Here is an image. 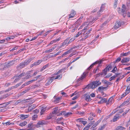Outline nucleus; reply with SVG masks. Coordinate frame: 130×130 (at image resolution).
<instances>
[{"mask_svg":"<svg viewBox=\"0 0 130 130\" xmlns=\"http://www.w3.org/2000/svg\"><path fill=\"white\" fill-rule=\"evenodd\" d=\"M70 53V50H68V51H67V52H65L64 53V55H66L68 54H69Z\"/></svg>","mask_w":130,"mask_h":130,"instance_id":"nucleus-52","label":"nucleus"},{"mask_svg":"<svg viewBox=\"0 0 130 130\" xmlns=\"http://www.w3.org/2000/svg\"><path fill=\"white\" fill-rule=\"evenodd\" d=\"M9 96V95L8 93H6L5 95L3 96V98H5L8 97Z\"/></svg>","mask_w":130,"mask_h":130,"instance_id":"nucleus-45","label":"nucleus"},{"mask_svg":"<svg viewBox=\"0 0 130 130\" xmlns=\"http://www.w3.org/2000/svg\"><path fill=\"white\" fill-rule=\"evenodd\" d=\"M72 114V113L71 112H68L66 113V115H65V117L66 118L67 117Z\"/></svg>","mask_w":130,"mask_h":130,"instance_id":"nucleus-38","label":"nucleus"},{"mask_svg":"<svg viewBox=\"0 0 130 130\" xmlns=\"http://www.w3.org/2000/svg\"><path fill=\"white\" fill-rule=\"evenodd\" d=\"M22 82H21V83L18 84H17V85H15V86H13V87H14V88H17L18 87V86H19L20 85L22 84Z\"/></svg>","mask_w":130,"mask_h":130,"instance_id":"nucleus-40","label":"nucleus"},{"mask_svg":"<svg viewBox=\"0 0 130 130\" xmlns=\"http://www.w3.org/2000/svg\"><path fill=\"white\" fill-rule=\"evenodd\" d=\"M1 68H0V70H4L5 68H4V65L2 64L1 66Z\"/></svg>","mask_w":130,"mask_h":130,"instance_id":"nucleus-34","label":"nucleus"},{"mask_svg":"<svg viewBox=\"0 0 130 130\" xmlns=\"http://www.w3.org/2000/svg\"><path fill=\"white\" fill-rule=\"evenodd\" d=\"M39 112V109H35V110H34L33 111V112L35 113H37Z\"/></svg>","mask_w":130,"mask_h":130,"instance_id":"nucleus-47","label":"nucleus"},{"mask_svg":"<svg viewBox=\"0 0 130 130\" xmlns=\"http://www.w3.org/2000/svg\"><path fill=\"white\" fill-rule=\"evenodd\" d=\"M29 116V115H21V116L20 117V118L22 120H24L25 119L27 118Z\"/></svg>","mask_w":130,"mask_h":130,"instance_id":"nucleus-18","label":"nucleus"},{"mask_svg":"<svg viewBox=\"0 0 130 130\" xmlns=\"http://www.w3.org/2000/svg\"><path fill=\"white\" fill-rule=\"evenodd\" d=\"M98 75L99 76L101 75L102 77H103L106 75V68H105L103 71L100 73L98 74Z\"/></svg>","mask_w":130,"mask_h":130,"instance_id":"nucleus-15","label":"nucleus"},{"mask_svg":"<svg viewBox=\"0 0 130 130\" xmlns=\"http://www.w3.org/2000/svg\"><path fill=\"white\" fill-rule=\"evenodd\" d=\"M42 60H38L37 61L34 62V64L35 66L39 65L42 62Z\"/></svg>","mask_w":130,"mask_h":130,"instance_id":"nucleus-26","label":"nucleus"},{"mask_svg":"<svg viewBox=\"0 0 130 130\" xmlns=\"http://www.w3.org/2000/svg\"><path fill=\"white\" fill-rule=\"evenodd\" d=\"M81 34V32H78L77 34H76L75 36L76 37H78L79 35H80Z\"/></svg>","mask_w":130,"mask_h":130,"instance_id":"nucleus-50","label":"nucleus"},{"mask_svg":"<svg viewBox=\"0 0 130 130\" xmlns=\"http://www.w3.org/2000/svg\"><path fill=\"white\" fill-rule=\"evenodd\" d=\"M38 73V72L36 71L32 75V76H36Z\"/></svg>","mask_w":130,"mask_h":130,"instance_id":"nucleus-60","label":"nucleus"},{"mask_svg":"<svg viewBox=\"0 0 130 130\" xmlns=\"http://www.w3.org/2000/svg\"><path fill=\"white\" fill-rule=\"evenodd\" d=\"M27 123V122L24 121V122L20 123L19 125L21 126H23L26 125Z\"/></svg>","mask_w":130,"mask_h":130,"instance_id":"nucleus-31","label":"nucleus"},{"mask_svg":"<svg viewBox=\"0 0 130 130\" xmlns=\"http://www.w3.org/2000/svg\"><path fill=\"white\" fill-rule=\"evenodd\" d=\"M41 76V75H39L37 76L36 77H35V78H36V79H35V80H37Z\"/></svg>","mask_w":130,"mask_h":130,"instance_id":"nucleus-56","label":"nucleus"},{"mask_svg":"<svg viewBox=\"0 0 130 130\" xmlns=\"http://www.w3.org/2000/svg\"><path fill=\"white\" fill-rule=\"evenodd\" d=\"M32 71H30L29 72H26V74L27 75H31V73L32 72Z\"/></svg>","mask_w":130,"mask_h":130,"instance_id":"nucleus-59","label":"nucleus"},{"mask_svg":"<svg viewBox=\"0 0 130 130\" xmlns=\"http://www.w3.org/2000/svg\"><path fill=\"white\" fill-rule=\"evenodd\" d=\"M66 111H62L60 113V115H64L65 116V115H66Z\"/></svg>","mask_w":130,"mask_h":130,"instance_id":"nucleus-44","label":"nucleus"},{"mask_svg":"<svg viewBox=\"0 0 130 130\" xmlns=\"http://www.w3.org/2000/svg\"><path fill=\"white\" fill-rule=\"evenodd\" d=\"M33 125L32 123L29 124L28 126V127L29 128H31L33 126Z\"/></svg>","mask_w":130,"mask_h":130,"instance_id":"nucleus-46","label":"nucleus"},{"mask_svg":"<svg viewBox=\"0 0 130 130\" xmlns=\"http://www.w3.org/2000/svg\"><path fill=\"white\" fill-rule=\"evenodd\" d=\"M13 61H14L13 60H12L9 61L8 63L4 65V67L7 68L9 67L10 66H11L13 64Z\"/></svg>","mask_w":130,"mask_h":130,"instance_id":"nucleus-8","label":"nucleus"},{"mask_svg":"<svg viewBox=\"0 0 130 130\" xmlns=\"http://www.w3.org/2000/svg\"><path fill=\"white\" fill-rule=\"evenodd\" d=\"M68 39H66L64 41V42L62 43V44L59 47V48H58V49L61 48L62 47L65 45L68 44H69L68 42Z\"/></svg>","mask_w":130,"mask_h":130,"instance_id":"nucleus-7","label":"nucleus"},{"mask_svg":"<svg viewBox=\"0 0 130 130\" xmlns=\"http://www.w3.org/2000/svg\"><path fill=\"white\" fill-rule=\"evenodd\" d=\"M121 13L124 17H125L126 15L128 17H130V13L127 11L126 9L125 6L124 5H122Z\"/></svg>","mask_w":130,"mask_h":130,"instance_id":"nucleus-1","label":"nucleus"},{"mask_svg":"<svg viewBox=\"0 0 130 130\" xmlns=\"http://www.w3.org/2000/svg\"><path fill=\"white\" fill-rule=\"evenodd\" d=\"M38 36L37 35L36 36L34 37L32 39H31L30 41H31L36 39L37 38Z\"/></svg>","mask_w":130,"mask_h":130,"instance_id":"nucleus-49","label":"nucleus"},{"mask_svg":"<svg viewBox=\"0 0 130 130\" xmlns=\"http://www.w3.org/2000/svg\"><path fill=\"white\" fill-rule=\"evenodd\" d=\"M125 129V128L122 126H117L116 128V130H123Z\"/></svg>","mask_w":130,"mask_h":130,"instance_id":"nucleus-22","label":"nucleus"},{"mask_svg":"<svg viewBox=\"0 0 130 130\" xmlns=\"http://www.w3.org/2000/svg\"><path fill=\"white\" fill-rule=\"evenodd\" d=\"M53 31V30H50L47 31L45 33V34L44 35L45 36H46L49 33Z\"/></svg>","mask_w":130,"mask_h":130,"instance_id":"nucleus-37","label":"nucleus"},{"mask_svg":"<svg viewBox=\"0 0 130 130\" xmlns=\"http://www.w3.org/2000/svg\"><path fill=\"white\" fill-rule=\"evenodd\" d=\"M37 117V115H34L32 116V119L33 120H35Z\"/></svg>","mask_w":130,"mask_h":130,"instance_id":"nucleus-41","label":"nucleus"},{"mask_svg":"<svg viewBox=\"0 0 130 130\" xmlns=\"http://www.w3.org/2000/svg\"><path fill=\"white\" fill-rule=\"evenodd\" d=\"M53 79L54 78H53V77H52L50 79H49L45 84L46 86L49 85L53 82Z\"/></svg>","mask_w":130,"mask_h":130,"instance_id":"nucleus-12","label":"nucleus"},{"mask_svg":"<svg viewBox=\"0 0 130 130\" xmlns=\"http://www.w3.org/2000/svg\"><path fill=\"white\" fill-rule=\"evenodd\" d=\"M127 94H127L126 93V92H125V93H124L121 95V99H122V98L124 97Z\"/></svg>","mask_w":130,"mask_h":130,"instance_id":"nucleus-53","label":"nucleus"},{"mask_svg":"<svg viewBox=\"0 0 130 130\" xmlns=\"http://www.w3.org/2000/svg\"><path fill=\"white\" fill-rule=\"evenodd\" d=\"M58 107L56 108L53 109V111L52 112L53 114L56 113L57 112Z\"/></svg>","mask_w":130,"mask_h":130,"instance_id":"nucleus-29","label":"nucleus"},{"mask_svg":"<svg viewBox=\"0 0 130 130\" xmlns=\"http://www.w3.org/2000/svg\"><path fill=\"white\" fill-rule=\"evenodd\" d=\"M120 117L119 116H115L113 119V122H115L119 119Z\"/></svg>","mask_w":130,"mask_h":130,"instance_id":"nucleus-28","label":"nucleus"},{"mask_svg":"<svg viewBox=\"0 0 130 130\" xmlns=\"http://www.w3.org/2000/svg\"><path fill=\"white\" fill-rule=\"evenodd\" d=\"M17 49V47H14L12 49H11L10 50V52H12L13 51L16 50Z\"/></svg>","mask_w":130,"mask_h":130,"instance_id":"nucleus-51","label":"nucleus"},{"mask_svg":"<svg viewBox=\"0 0 130 130\" xmlns=\"http://www.w3.org/2000/svg\"><path fill=\"white\" fill-rule=\"evenodd\" d=\"M84 96L85 100L86 101L90 102L91 100V98L88 93H86L84 94Z\"/></svg>","mask_w":130,"mask_h":130,"instance_id":"nucleus-3","label":"nucleus"},{"mask_svg":"<svg viewBox=\"0 0 130 130\" xmlns=\"http://www.w3.org/2000/svg\"><path fill=\"white\" fill-rule=\"evenodd\" d=\"M129 61V59L128 58H124L121 61L122 63L127 62Z\"/></svg>","mask_w":130,"mask_h":130,"instance_id":"nucleus-16","label":"nucleus"},{"mask_svg":"<svg viewBox=\"0 0 130 130\" xmlns=\"http://www.w3.org/2000/svg\"><path fill=\"white\" fill-rule=\"evenodd\" d=\"M62 77V75L61 74L55 77H53V78H54V79H60Z\"/></svg>","mask_w":130,"mask_h":130,"instance_id":"nucleus-24","label":"nucleus"},{"mask_svg":"<svg viewBox=\"0 0 130 130\" xmlns=\"http://www.w3.org/2000/svg\"><path fill=\"white\" fill-rule=\"evenodd\" d=\"M32 76L31 75H27L26 76L25 78L26 79H28Z\"/></svg>","mask_w":130,"mask_h":130,"instance_id":"nucleus-43","label":"nucleus"},{"mask_svg":"<svg viewBox=\"0 0 130 130\" xmlns=\"http://www.w3.org/2000/svg\"><path fill=\"white\" fill-rule=\"evenodd\" d=\"M92 125V124L90 123H89V124H88V125L86 126H87V127L88 128V129H89V128Z\"/></svg>","mask_w":130,"mask_h":130,"instance_id":"nucleus-55","label":"nucleus"},{"mask_svg":"<svg viewBox=\"0 0 130 130\" xmlns=\"http://www.w3.org/2000/svg\"><path fill=\"white\" fill-rule=\"evenodd\" d=\"M121 56H126L128 55V54L127 53H123V54L122 53V54H121Z\"/></svg>","mask_w":130,"mask_h":130,"instance_id":"nucleus-54","label":"nucleus"},{"mask_svg":"<svg viewBox=\"0 0 130 130\" xmlns=\"http://www.w3.org/2000/svg\"><path fill=\"white\" fill-rule=\"evenodd\" d=\"M121 60V58L120 57L118 58L115 60V63L118 62L120 61Z\"/></svg>","mask_w":130,"mask_h":130,"instance_id":"nucleus-42","label":"nucleus"},{"mask_svg":"<svg viewBox=\"0 0 130 130\" xmlns=\"http://www.w3.org/2000/svg\"><path fill=\"white\" fill-rule=\"evenodd\" d=\"M36 105H32L29 107L28 109V110L30 111H32V109H34Z\"/></svg>","mask_w":130,"mask_h":130,"instance_id":"nucleus-19","label":"nucleus"},{"mask_svg":"<svg viewBox=\"0 0 130 130\" xmlns=\"http://www.w3.org/2000/svg\"><path fill=\"white\" fill-rule=\"evenodd\" d=\"M76 14L75 11L73 10H72L71 13L69 15V19L72 18Z\"/></svg>","mask_w":130,"mask_h":130,"instance_id":"nucleus-6","label":"nucleus"},{"mask_svg":"<svg viewBox=\"0 0 130 130\" xmlns=\"http://www.w3.org/2000/svg\"><path fill=\"white\" fill-rule=\"evenodd\" d=\"M101 120H98L96 123H95L94 124L96 126L98 125V124L100 122Z\"/></svg>","mask_w":130,"mask_h":130,"instance_id":"nucleus-58","label":"nucleus"},{"mask_svg":"<svg viewBox=\"0 0 130 130\" xmlns=\"http://www.w3.org/2000/svg\"><path fill=\"white\" fill-rule=\"evenodd\" d=\"M87 74V73H84L77 80V81L79 82L80 80H82L84 78H85L86 77Z\"/></svg>","mask_w":130,"mask_h":130,"instance_id":"nucleus-11","label":"nucleus"},{"mask_svg":"<svg viewBox=\"0 0 130 130\" xmlns=\"http://www.w3.org/2000/svg\"><path fill=\"white\" fill-rule=\"evenodd\" d=\"M85 32L84 33V38L82 39V40H85L88 37L90 36V35L88 34V32L86 33V32L84 31Z\"/></svg>","mask_w":130,"mask_h":130,"instance_id":"nucleus-17","label":"nucleus"},{"mask_svg":"<svg viewBox=\"0 0 130 130\" xmlns=\"http://www.w3.org/2000/svg\"><path fill=\"white\" fill-rule=\"evenodd\" d=\"M22 102V100H18V101H17V102H16V103L17 104H19Z\"/></svg>","mask_w":130,"mask_h":130,"instance_id":"nucleus-62","label":"nucleus"},{"mask_svg":"<svg viewBox=\"0 0 130 130\" xmlns=\"http://www.w3.org/2000/svg\"><path fill=\"white\" fill-rule=\"evenodd\" d=\"M25 73L24 72H23L22 73L20 74L18 76L17 75L16 77H18L19 78H20L22 76H25Z\"/></svg>","mask_w":130,"mask_h":130,"instance_id":"nucleus-32","label":"nucleus"},{"mask_svg":"<svg viewBox=\"0 0 130 130\" xmlns=\"http://www.w3.org/2000/svg\"><path fill=\"white\" fill-rule=\"evenodd\" d=\"M112 68V66L111 64L108 65L107 67H106V72L110 70H111Z\"/></svg>","mask_w":130,"mask_h":130,"instance_id":"nucleus-21","label":"nucleus"},{"mask_svg":"<svg viewBox=\"0 0 130 130\" xmlns=\"http://www.w3.org/2000/svg\"><path fill=\"white\" fill-rule=\"evenodd\" d=\"M46 122L44 121H39L37 124V126L38 127H40V125L42 126L43 125L46 124Z\"/></svg>","mask_w":130,"mask_h":130,"instance_id":"nucleus-5","label":"nucleus"},{"mask_svg":"<svg viewBox=\"0 0 130 130\" xmlns=\"http://www.w3.org/2000/svg\"><path fill=\"white\" fill-rule=\"evenodd\" d=\"M106 89V87H103V86L99 87L98 88V90L100 91H102Z\"/></svg>","mask_w":130,"mask_h":130,"instance_id":"nucleus-27","label":"nucleus"},{"mask_svg":"<svg viewBox=\"0 0 130 130\" xmlns=\"http://www.w3.org/2000/svg\"><path fill=\"white\" fill-rule=\"evenodd\" d=\"M57 130H63L62 129V128L60 126H57L56 128Z\"/></svg>","mask_w":130,"mask_h":130,"instance_id":"nucleus-48","label":"nucleus"},{"mask_svg":"<svg viewBox=\"0 0 130 130\" xmlns=\"http://www.w3.org/2000/svg\"><path fill=\"white\" fill-rule=\"evenodd\" d=\"M104 102L106 103V99L105 98L102 99L100 101L98 102L99 104L103 103Z\"/></svg>","mask_w":130,"mask_h":130,"instance_id":"nucleus-30","label":"nucleus"},{"mask_svg":"<svg viewBox=\"0 0 130 130\" xmlns=\"http://www.w3.org/2000/svg\"><path fill=\"white\" fill-rule=\"evenodd\" d=\"M30 90V88H28L26 89H25L24 91L26 93V92Z\"/></svg>","mask_w":130,"mask_h":130,"instance_id":"nucleus-57","label":"nucleus"},{"mask_svg":"<svg viewBox=\"0 0 130 130\" xmlns=\"http://www.w3.org/2000/svg\"><path fill=\"white\" fill-rule=\"evenodd\" d=\"M130 91V84L127 87L126 89V90L125 92L127 94H128Z\"/></svg>","mask_w":130,"mask_h":130,"instance_id":"nucleus-25","label":"nucleus"},{"mask_svg":"<svg viewBox=\"0 0 130 130\" xmlns=\"http://www.w3.org/2000/svg\"><path fill=\"white\" fill-rule=\"evenodd\" d=\"M5 41V40L4 39H3L0 41V43H3Z\"/></svg>","mask_w":130,"mask_h":130,"instance_id":"nucleus-63","label":"nucleus"},{"mask_svg":"<svg viewBox=\"0 0 130 130\" xmlns=\"http://www.w3.org/2000/svg\"><path fill=\"white\" fill-rule=\"evenodd\" d=\"M90 95L92 97H94L95 96V95L94 93H92L90 94Z\"/></svg>","mask_w":130,"mask_h":130,"instance_id":"nucleus-64","label":"nucleus"},{"mask_svg":"<svg viewBox=\"0 0 130 130\" xmlns=\"http://www.w3.org/2000/svg\"><path fill=\"white\" fill-rule=\"evenodd\" d=\"M115 2L114 3V6L115 8L117 6V5L118 3V0H115Z\"/></svg>","mask_w":130,"mask_h":130,"instance_id":"nucleus-35","label":"nucleus"},{"mask_svg":"<svg viewBox=\"0 0 130 130\" xmlns=\"http://www.w3.org/2000/svg\"><path fill=\"white\" fill-rule=\"evenodd\" d=\"M32 60V59L31 58H29L27 60L25 61L24 62H23L24 63L25 66H26L29 64Z\"/></svg>","mask_w":130,"mask_h":130,"instance_id":"nucleus-13","label":"nucleus"},{"mask_svg":"<svg viewBox=\"0 0 130 130\" xmlns=\"http://www.w3.org/2000/svg\"><path fill=\"white\" fill-rule=\"evenodd\" d=\"M25 65L23 62L21 63L18 66V67H20L21 68H24Z\"/></svg>","mask_w":130,"mask_h":130,"instance_id":"nucleus-23","label":"nucleus"},{"mask_svg":"<svg viewBox=\"0 0 130 130\" xmlns=\"http://www.w3.org/2000/svg\"><path fill=\"white\" fill-rule=\"evenodd\" d=\"M105 9V7L103 6V5H102L101 6V7L100 9V10H99V11L100 12H101V11H102L104 10Z\"/></svg>","mask_w":130,"mask_h":130,"instance_id":"nucleus-33","label":"nucleus"},{"mask_svg":"<svg viewBox=\"0 0 130 130\" xmlns=\"http://www.w3.org/2000/svg\"><path fill=\"white\" fill-rule=\"evenodd\" d=\"M113 96L110 98L108 100V101L107 102L106 101V105L107 106L108 105H111V104L112 103V100L113 99Z\"/></svg>","mask_w":130,"mask_h":130,"instance_id":"nucleus-10","label":"nucleus"},{"mask_svg":"<svg viewBox=\"0 0 130 130\" xmlns=\"http://www.w3.org/2000/svg\"><path fill=\"white\" fill-rule=\"evenodd\" d=\"M49 65V64H47L45 65L41 69V70L42 71L44 70Z\"/></svg>","mask_w":130,"mask_h":130,"instance_id":"nucleus-36","label":"nucleus"},{"mask_svg":"<svg viewBox=\"0 0 130 130\" xmlns=\"http://www.w3.org/2000/svg\"><path fill=\"white\" fill-rule=\"evenodd\" d=\"M52 51V50L51 49L49 50H46L45 51V53H50V52H51Z\"/></svg>","mask_w":130,"mask_h":130,"instance_id":"nucleus-61","label":"nucleus"},{"mask_svg":"<svg viewBox=\"0 0 130 130\" xmlns=\"http://www.w3.org/2000/svg\"><path fill=\"white\" fill-rule=\"evenodd\" d=\"M41 110L40 114V115H42L45 112V111L46 110V108H45L42 107Z\"/></svg>","mask_w":130,"mask_h":130,"instance_id":"nucleus-20","label":"nucleus"},{"mask_svg":"<svg viewBox=\"0 0 130 130\" xmlns=\"http://www.w3.org/2000/svg\"><path fill=\"white\" fill-rule=\"evenodd\" d=\"M117 69L116 67V66L113 68V69L111 71V72L115 73V72L117 71Z\"/></svg>","mask_w":130,"mask_h":130,"instance_id":"nucleus-39","label":"nucleus"},{"mask_svg":"<svg viewBox=\"0 0 130 130\" xmlns=\"http://www.w3.org/2000/svg\"><path fill=\"white\" fill-rule=\"evenodd\" d=\"M103 60L102 59L100 61H96L95 62L93 63L92 64H91L90 67L88 68L87 70H90L92 67L95 64H97L98 63L99 64H100L103 61Z\"/></svg>","mask_w":130,"mask_h":130,"instance_id":"nucleus-4","label":"nucleus"},{"mask_svg":"<svg viewBox=\"0 0 130 130\" xmlns=\"http://www.w3.org/2000/svg\"><path fill=\"white\" fill-rule=\"evenodd\" d=\"M83 119H84L83 118H79L77 120L79 121V122L83 124V125H85L87 123V122L86 121L83 120Z\"/></svg>","mask_w":130,"mask_h":130,"instance_id":"nucleus-14","label":"nucleus"},{"mask_svg":"<svg viewBox=\"0 0 130 130\" xmlns=\"http://www.w3.org/2000/svg\"><path fill=\"white\" fill-rule=\"evenodd\" d=\"M121 22L117 21L116 22V23L115 24L114 27L115 29H117L121 26Z\"/></svg>","mask_w":130,"mask_h":130,"instance_id":"nucleus-9","label":"nucleus"},{"mask_svg":"<svg viewBox=\"0 0 130 130\" xmlns=\"http://www.w3.org/2000/svg\"><path fill=\"white\" fill-rule=\"evenodd\" d=\"M101 84V83L98 81H94L92 82V85L91 86V88L92 89L94 88H96L98 86L100 85Z\"/></svg>","mask_w":130,"mask_h":130,"instance_id":"nucleus-2","label":"nucleus"}]
</instances>
